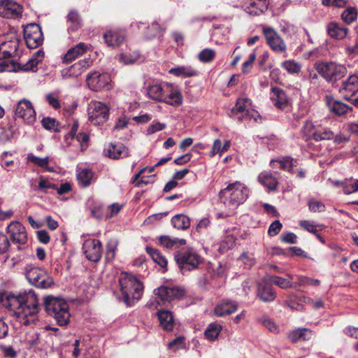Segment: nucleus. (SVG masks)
I'll use <instances>...</instances> for the list:
<instances>
[{
	"label": "nucleus",
	"mask_w": 358,
	"mask_h": 358,
	"mask_svg": "<svg viewBox=\"0 0 358 358\" xmlns=\"http://www.w3.org/2000/svg\"><path fill=\"white\" fill-rule=\"evenodd\" d=\"M2 304L13 311L18 322L24 326L34 325L38 320V301L33 290L19 295L8 294L1 299Z\"/></svg>",
	"instance_id": "obj_1"
},
{
	"label": "nucleus",
	"mask_w": 358,
	"mask_h": 358,
	"mask_svg": "<svg viewBox=\"0 0 358 358\" xmlns=\"http://www.w3.org/2000/svg\"><path fill=\"white\" fill-rule=\"evenodd\" d=\"M120 291L127 306H131L134 300H138L143 290L142 282L129 273H122L119 276Z\"/></svg>",
	"instance_id": "obj_2"
},
{
	"label": "nucleus",
	"mask_w": 358,
	"mask_h": 358,
	"mask_svg": "<svg viewBox=\"0 0 358 358\" xmlns=\"http://www.w3.org/2000/svg\"><path fill=\"white\" fill-rule=\"evenodd\" d=\"M248 188L241 182L236 181L227 185L220 193V199L226 207L229 209H236L248 198Z\"/></svg>",
	"instance_id": "obj_3"
},
{
	"label": "nucleus",
	"mask_w": 358,
	"mask_h": 358,
	"mask_svg": "<svg viewBox=\"0 0 358 358\" xmlns=\"http://www.w3.org/2000/svg\"><path fill=\"white\" fill-rule=\"evenodd\" d=\"M46 312L52 316L60 326H66L69 323L71 314L68 303L62 299L47 296L44 300Z\"/></svg>",
	"instance_id": "obj_4"
},
{
	"label": "nucleus",
	"mask_w": 358,
	"mask_h": 358,
	"mask_svg": "<svg viewBox=\"0 0 358 358\" xmlns=\"http://www.w3.org/2000/svg\"><path fill=\"white\" fill-rule=\"evenodd\" d=\"M315 69L317 73L327 82L336 81L347 73V69L345 66L333 62H319L316 64Z\"/></svg>",
	"instance_id": "obj_5"
},
{
	"label": "nucleus",
	"mask_w": 358,
	"mask_h": 358,
	"mask_svg": "<svg viewBox=\"0 0 358 358\" xmlns=\"http://www.w3.org/2000/svg\"><path fill=\"white\" fill-rule=\"evenodd\" d=\"M175 259L183 273L196 268L203 262V258L193 249L178 252L175 255Z\"/></svg>",
	"instance_id": "obj_6"
},
{
	"label": "nucleus",
	"mask_w": 358,
	"mask_h": 358,
	"mask_svg": "<svg viewBox=\"0 0 358 358\" xmlns=\"http://www.w3.org/2000/svg\"><path fill=\"white\" fill-rule=\"evenodd\" d=\"M252 101L248 98H240L236 101V106L232 108L231 113L237 115V119L241 120H254L257 122L261 116L257 111L251 109Z\"/></svg>",
	"instance_id": "obj_7"
},
{
	"label": "nucleus",
	"mask_w": 358,
	"mask_h": 358,
	"mask_svg": "<svg viewBox=\"0 0 358 358\" xmlns=\"http://www.w3.org/2000/svg\"><path fill=\"white\" fill-rule=\"evenodd\" d=\"M110 107L101 101H92L88 106L89 120L94 125L104 123L109 117Z\"/></svg>",
	"instance_id": "obj_8"
},
{
	"label": "nucleus",
	"mask_w": 358,
	"mask_h": 358,
	"mask_svg": "<svg viewBox=\"0 0 358 358\" xmlns=\"http://www.w3.org/2000/svg\"><path fill=\"white\" fill-rule=\"evenodd\" d=\"M26 278L35 287L41 289H48L53 285L52 278L48 273L38 267H31L26 272Z\"/></svg>",
	"instance_id": "obj_9"
},
{
	"label": "nucleus",
	"mask_w": 358,
	"mask_h": 358,
	"mask_svg": "<svg viewBox=\"0 0 358 358\" xmlns=\"http://www.w3.org/2000/svg\"><path fill=\"white\" fill-rule=\"evenodd\" d=\"M302 132L307 139L313 138L315 141L331 140L334 137V133L331 131L315 126L310 121L305 122Z\"/></svg>",
	"instance_id": "obj_10"
},
{
	"label": "nucleus",
	"mask_w": 358,
	"mask_h": 358,
	"mask_svg": "<svg viewBox=\"0 0 358 358\" xmlns=\"http://www.w3.org/2000/svg\"><path fill=\"white\" fill-rule=\"evenodd\" d=\"M24 38L27 46L34 49L42 45L43 42V34L41 28L36 24H30L24 29Z\"/></svg>",
	"instance_id": "obj_11"
},
{
	"label": "nucleus",
	"mask_w": 358,
	"mask_h": 358,
	"mask_svg": "<svg viewBox=\"0 0 358 358\" xmlns=\"http://www.w3.org/2000/svg\"><path fill=\"white\" fill-rule=\"evenodd\" d=\"M86 81L88 87L94 91L108 90L110 88L111 79L108 73L92 72L87 75Z\"/></svg>",
	"instance_id": "obj_12"
},
{
	"label": "nucleus",
	"mask_w": 358,
	"mask_h": 358,
	"mask_svg": "<svg viewBox=\"0 0 358 358\" xmlns=\"http://www.w3.org/2000/svg\"><path fill=\"white\" fill-rule=\"evenodd\" d=\"M263 33L266 43L274 52L282 54L287 51V45L281 36L271 27H264Z\"/></svg>",
	"instance_id": "obj_13"
},
{
	"label": "nucleus",
	"mask_w": 358,
	"mask_h": 358,
	"mask_svg": "<svg viewBox=\"0 0 358 358\" xmlns=\"http://www.w3.org/2000/svg\"><path fill=\"white\" fill-rule=\"evenodd\" d=\"M338 92L344 99L351 100L352 104L358 106V99H350L358 92V76L351 75L347 80L343 81Z\"/></svg>",
	"instance_id": "obj_14"
},
{
	"label": "nucleus",
	"mask_w": 358,
	"mask_h": 358,
	"mask_svg": "<svg viewBox=\"0 0 358 358\" xmlns=\"http://www.w3.org/2000/svg\"><path fill=\"white\" fill-rule=\"evenodd\" d=\"M13 243L20 245L27 243L28 237L25 227L17 221L11 222L6 228Z\"/></svg>",
	"instance_id": "obj_15"
},
{
	"label": "nucleus",
	"mask_w": 358,
	"mask_h": 358,
	"mask_svg": "<svg viewBox=\"0 0 358 358\" xmlns=\"http://www.w3.org/2000/svg\"><path fill=\"white\" fill-rule=\"evenodd\" d=\"M16 117L21 118L27 124H33L36 120V114L31 103L26 99L20 101L15 108Z\"/></svg>",
	"instance_id": "obj_16"
},
{
	"label": "nucleus",
	"mask_w": 358,
	"mask_h": 358,
	"mask_svg": "<svg viewBox=\"0 0 358 358\" xmlns=\"http://www.w3.org/2000/svg\"><path fill=\"white\" fill-rule=\"evenodd\" d=\"M83 251L88 260L97 262L101 258L102 244L97 239H87L83 244Z\"/></svg>",
	"instance_id": "obj_17"
},
{
	"label": "nucleus",
	"mask_w": 358,
	"mask_h": 358,
	"mask_svg": "<svg viewBox=\"0 0 358 358\" xmlns=\"http://www.w3.org/2000/svg\"><path fill=\"white\" fill-rule=\"evenodd\" d=\"M155 294L162 302L165 303L180 299L185 292L178 287L161 286L155 289Z\"/></svg>",
	"instance_id": "obj_18"
},
{
	"label": "nucleus",
	"mask_w": 358,
	"mask_h": 358,
	"mask_svg": "<svg viewBox=\"0 0 358 358\" xmlns=\"http://www.w3.org/2000/svg\"><path fill=\"white\" fill-rule=\"evenodd\" d=\"M22 13V6L13 0H0V16L16 18Z\"/></svg>",
	"instance_id": "obj_19"
},
{
	"label": "nucleus",
	"mask_w": 358,
	"mask_h": 358,
	"mask_svg": "<svg viewBox=\"0 0 358 358\" xmlns=\"http://www.w3.org/2000/svg\"><path fill=\"white\" fill-rule=\"evenodd\" d=\"M270 98L273 104L280 110H286L291 105V99L281 88L274 87L271 90Z\"/></svg>",
	"instance_id": "obj_20"
},
{
	"label": "nucleus",
	"mask_w": 358,
	"mask_h": 358,
	"mask_svg": "<svg viewBox=\"0 0 358 358\" xmlns=\"http://www.w3.org/2000/svg\"><path fill=\"white\" fill-rule=\"evenodd\" d=\"M257 296L263 302L267 303L273 301L276 294L272 285L263 280L257 284Z\"/></svg>",
	"instance_id": "obj_21"
},
{
	"label": "nucleus",
	"mask_w": 358,
	"mask_h": 358,
	"mask_svg": "<svg viewBox=\"0 0 358 358\" xmlns=\"http://www.w3.org/2000/svg\"><path fill=\"white\" fill-rule=\"evenodd\" d=\"M182 94L172 84L165 83V92L163 102L172 106L179 105L182 103Z\"/></svg>",
	"instance_id": "obj_22"
},
{
	"label": "nucleus",
	"mask_w": 358,
	"mask_h": 358,
	"mask_svg": "<svg viewBox=\"0 0 358 358\" xmlns=\"http://www.w3.org/2000/svg\"><path fill=\"white\" fill-rule=\"evenodd\" d=\"M106 155L113 159L127 157L129 155V149L122 143H110L104 150Z\"/></svg>",
	"instance_id": "obj_23"
},
{
	"label": "nucleus",
	"mask_w": 358,
	"mask_h": 358,
	"mask_svg": "<svg viewBox=\"0 0 358 358\" xmlns=\"http://www.w3.org/2000/svg\"><path fill=\"white\" fill-rule=\"evenodd\" d=\"M268 0H250L243 6L248 14L259 15L268 9Z\"/></svg>",
	"instance_id": "obj_24"
},
{
	"label": "nucleus",
	"mask_w": 358,
	"mask_h": 358,
	"mask_svg": "<svg viewBox=\"0 0 358 358\" xmlns=\"http://www.w3.org/2000/svg\"><path fill=\"white\" fill-rule=\"evenodd\" d=\"M90 61L87 59L80 60L75 63L69 68L64 69L62 71V76L64 78L71 77H78L83 73V72L90 66Z\"/></svg>",
	"instance_id": "obj_25"
},
{
	"label": "nucleus",
	"mask_w": 358,
	"mask_h": 358,
	"mask_svg": "<svg viewBox=\"0 0 358 358\" xmlns=\"http://www.w3.org/2000/svg\"><path fill=\"white\" fill-rule=\"evenodd\" d=\"M19 39L13 37L8 41H4L0 44V60L8 59L13 57L19 46Z\"/></svg>",
	"instance_id": "obj_26"
},
{
	"label": "nucleus",
	"mask_w": 358,
	"mask_h": 358,
	"mask_svg": "<svg viewBox=\"0 0 358 358\" xmlns=\"http://www.w3.org/2000/svg\"><path fill=\"white\" fill-rule=\"evenodd\" d=\"M43 58L44 52L42 50H38L25 64H16V69L24 71H36L38 64L43 61Z\"/></svg>",
	"instance_id": "obj_27"
},
{
	"label": "nucleus",
	"mask_w": 358,
	"mask_h": 358,
	"mask_svg": "<svg viewBox=\"0 0 358 358\" xmlns=\"http://www.w3.org/2000/svg\"><path fill=\"white\" fill-rule=\"evenodd\" d=\"M125 34L123 31L108 30L103 34L105 43L110 47L120 46L124 41Z\"/></svg>",
	"instance_id": "obj_28"
},
{
	"label": "nucleus",
	"mask_w": 358,
	"mask_h": 358,
	"mask_svg": "<svg viewBox=\"0 0 358 358\" xmlns=\"http://www.w3.org/2000/svg\"><path fill=\"white\" fill-rule=\"evenodd\" d=\"M238 308V303L231 300L220 301L214 308V313L217 317L231 315Z\"/></svg>",
	"instance_id": "obj_29"
},
{
	"label": "nucleus",
	"mask_w": 358,
	"mask_h": 358,
	"mask_svg": "<svg viewBox=\"0 0 358 358\" xmlns=\"http://www.w3.org/2000/svg\"><path fill=\"white\" fill-rule=\"evenodd\" d=\"M89 48V45L80 42L74 47L70 48L62 57L64 64H69L79 56L83 55Z\"/></svg>",
	"instance_id": "obj_30"
},
{
	"label": "nucleus",
	"mask_w": 358,
	"mask_h": 358,
	"mask_svg": "<svg viewBox=\"0 0 358 358\" xmlns=\"http://www.w3.org/2000/svg\"><path fill=\"white\" fill-rule=\"evenodd\" d=\"M298 164V160L290 157H284L279 159H272L270 162V166L272 168H276L279 165L281 169L288 171L292 173H294L293 168L297 166Z\"/></svg>",
	"instance_id": "obj_31"
},
{
	"label": "nucleus",
	"mask_w": 358,
	"mask_h": 358,
	"mask_svg": "<svg viewBox=\"0 0 358 358\" xmlns=\"http://www.w3.org/2000/svg\"><path fill=\"white\" fill-rule=\"evenodd\" d=\"M327 103L330 110L338 116L344 115L352 110V108L348 105L327 96Z\"/></svg>",
	"instance_id": "obj_32"
},
{
	"label": "nucleus",
	"mask_w": 358,
	"mask_h": 358,
	"mask_svg": "<svg viewBox=\"0 0 358 358\" xmlns=\"http://www.w3.org/2000/svg\"><path fill=\"white\" fill-rule=\"evenodd\" d=\"M159 323L163 329L170 331L173 330L174 320L172 313L169 310H161L157 313Z\"/></svg>",
	"instance_id": "obj_33"
},
{
	"label": "nucleus",
	"mask_w": 358,
	"mask_h": 358,
	"mask_svg": "<svg viewBox=\"0 0 358 358\" xmlns=\"http://www.w3.org/2000/svg\"><path fill=\"white\" fill-rule=\"evenodd\" d=\"M348 31V28L342 27L336 22H331L327 26L328 34L335 39L341 40L344 38Z\"/></svg>",
	"instance_id": "obj_34"
},
{
	"label": "nucleus",
	"mask_w": 358,
	"mask_h": 358,
	"mask_svg": "<svg viewBox=\"0 0 358 358\" xmlns=\"http://www.w3.org/2000/svg\"><path fill=\"white\" fill-rule=\"evenodd\" d=\"M312 331L307 328L295 329L288 334L289 339L292 343L309 340L312 337Z\"/></svg>",
	"instance_id": "obj_35"
},
{
	"label": "nucleus",
	"mask_w": 358,
	"mask_h": 358,
	"mask_svg": "<svg viewBox=\"0 0 358 358\" xmlns=\"http://www.w3.org/2000/svg\"><path fill=\"white\" fill-rule=\"evenodd\" d=\"M159 241L162 246L167 249L176 250L180 245L186 244L185 239L171 238L169 236H161L159 237Z\"/></svg>",
	"instance_id": "obj_36"
},
{
	"label": "nucleus",
	"mask_w": 358,
	"mask_h": 358,
	"mask_svg": "<svg viewBox=\"0 0 358 358\" xmlns=\"http://www.w3.org/2000/svg\"><path fill=\"white\" fill-rule=\"evenodd\" d=\"M169 73L176 76L182 78L192 77L198 75L197 71L190 66H180L172 68L169 71Z\"/></svg>",
	"instance_id": "obj_37"
},
{
	"label": "nucleus",
	"mask_w": 358,
	"mask_h": 358,
	"mask_svg": "<svg viewBox=\"0 0 358 358\" xmlns=\"http://www.w3.org/2000/svg\"><path fill=\"white\" fill-rule=\"evenodd\" d=\"M165 92V83L150 86L148 89V94L150 98L157 101H163Z\"/></svg>",
	"instance_id": "obj_38"
},
{
	"label": "nucleus",
	"mask_w": 358,
	"mask_h": 358,
	"mask_svg": "<svg viewBox=\"0 0 358 358\" xmlns=\"http://www.w3.org/2000/svg\"><path fill=\"white\" fill-rule=\"evenodd\" d=\"M258 180L261 184L266 187L270 191L275 190L278 185L277 179L268 172L260 173Z\"/></svg>",
	"instance_id": "obj_39"
},
{
	"label": "nucleus",
	"mask_w": 358,
	"mask_h": 358,
	"mask_svg": "<svg viewBox=\"0 0 358 358\" xmlns=\"http://www.w3.org/2000/svg\"><path fill=\"white\" fill-rule=\"evenodd\" d=\"M69 31H76L82 26V20L78 13L74 10L69 12L67 15Z\"/></svg>",
	"instance_id": "obj_40"
},
{
	"label": "nucleus",
	"mask_w": 358,
	"mask_h": 358,
	"mask_svg": "<svg viewBox=\"0 0 358 358\" xmlns=\"http://www.w3.org/2000/svg\"><path fill=\"white\" fill-rule=\"evenodd\" d=\"M171 223L176 229L186 230L190 226V220L185 215L178 214L172 217Z\"/></svg>",
	"instance_id": "obj_41"
},
{
	"label": "nucleus",
	"mask_w": 358,
	"mask_h": 358,
	"mask_svg": "<svg viewBox=\"0 0 358 358\" xmlns=\"http://www.w3.org/2000/svg\"><path fill=\"white\" fill-rule=\"evenodd\" d=\"M93 172L88 169H83L77 176L79 184L83 187H87L91 184Z\"/></svg>",
	"instance_id": "obj_42"
},
{
	"label": "nucleus",
	"mask_w": 358,
	"mask_h": 358,
	"mask_svg": "<svg viewBox=\"0 0 358 358\" xmlns=\"http://www.w3.org/2000/svg\"><path fill=\"white\" fill-rule=\"evenodd\" d=\"M146 250L155 263L162 268L166 267L168 263L167 259L159 252L158 250L152 248H147Z\"/></svg>",
	"instance_id": "obj_43"
},
{
	"label": "nucleus",
	"mask_w": 358,
	"mask_h": 358,
	"mask_svg": "<svg viewBox=\"0 0 358 358\" xmlns=\"http://www.w3.org/2000/svg\"><path fill=\"white\" fill-rule=\"evenodd\" d=\"M299 224L304 230L313 234H316L317 232L322 231L324 228L322 224H316L313 221L310 220H301Z\"/></svg>",
	"instance_id": "obj_44"
},
{
	"label": "nucleus",
	"mask_w": 358,
	"mask_h": 358,
	"mask_svg": "<svg viewBox=\"0 0 358 358\" xmlns=\"http://www.w3.org/2000/svg\"><path fill=\"white\" fill-rule=\"evenodd\" d=\"M27 161L33 163L34 165L46 169L48 171H50L48 167L49 164V157H46L44 158H40L38 157L35 156L32 153H29L27 155Z\"/></svg>",
	"instance_id": "obj_45"
},
{
	"label": "nucleus",
	"mask_w": 358,
	"mask_h": 358,
	"mask_svg": "<svg viewBox=\"0 0 358 358\" xmlns=\"http://www.w3.org/2000/svg\"><path fill=\"white\" fill-rule=\"evenodd\" d=\"M221 330V325L217 323H211L205 331V336L208 339L215 341L218 337Z\"/></svg>",
	"instance_id": "obj_46"
},
{
	"label": "nucleus",
	"mask_w": 358,
	"mask_h": 358,
	"mask_svg": "<svg viewBox=\"0 0 358 358\" xmlns=\"http://www.w3.org/2000/svg\"><path fill=\"white\" fill-rule=\"evenodd\" d=\"M343 192L345 194H350L358 192V180L351 178L343 182Z\"/></svg>",
	"instance_id": "obj_47"
},
{
	"label": "nucleus",
	"mask_w": 358,
	"mask_h": 358,
	"mask_svg": "<svg viewBox=\"0 0 358 358\" xmlns=\"http://www.w3.org/2000/svg\"><path fill=\"white\" fill-rule=\"evenodd\" d=\"M281 66L291 74L299 73L301 69V65L292 59L283 62Z\"/></svg>",
	"instance_id": "obj_48"
},
{
	"label": "nucleus",
	"mask_w": 358,
	"mask_h": 358,
	"mask_svg": "<svg viewBox=\"0 0 358 358\" xmlns=\"http://www.w3.org/2000/svg\"><path fill=\"white\" fill-rule=\"evenodd\" d=\"M270 280L271 282L284 289L296 287V285L292 282L280 276H271Z\"/></svg>",
	"instance_id": "obj_49"
},
{
	"label": "nucleus",
	"mask_w": 358,
	"mask_h": 358,
	"mask_svg": "<svg viewBox=\"0 0 358 358\" xmlns=\"http://www.w3.org/2000/svg\"><path fill=\"white\" fill-rule=\"evenodd\" d=\"M215 57V52L214 50L210 48H205L199 52L198 55V59H199V61L202 62L208 63L213 61Z\"/></svg>",
	"instance_id": "obj_50"
},
{
	"label": "nucleus",
	"mask_w": 358,
	"mask_h": 358,
	"mask_svg": "<svg viewBox=\"0 0 358 358\" xmlns=\"http://www.w3.org/2000/svg\"><path fill=\"white\" fill-rule=\"evenodd\" d=\"M116 240H110L106 245V259L108 261H112L115 256V251L117 246Z\"/></svg>",
	"instance_id": "obj_51"
},
{
	"label": "nucleus",
	"mask_w": 358,
	"mask_h": 358,
	"mask_svg": "<svg viewBox=\"0 0 358 358\" xmlns=\"http://www.w3.org/2000/svg\"><path fill=\"white\" fill-rule=\"evenodd\" d=\"M357 15V13L356 10L354 8L350 7L343 12L341 17L343 21L348 24H350L356 20Z\"/></svg>",
	"instance_id": "obj_52"
},
{
	"label": "nucleus",
	"mask_w": 358,
	"mask_h": 358,
	"mask_svg": "<svg viewBox=\"0 0 358 358\" xmlns=\"http://www.w3.org/2000/svg\"><path fill=\"white\" fill-rule=\"evenodd\" d=\"M297 283L299 286H318L320 284V281L317 279H312L306 276L299 275L297 276Z\"/></svg>",
	"instance_id": "obj_53"
},
{
	"label": "nucleus",
	"mask_w": 358,
	"mask_h": 358,
	"mask_svg": "<svg viewBox=\"0 0 358 358\" xmlns=\"http://www.w3.org/2000/svg\"><path fill=\"white\" fill-rule=\"evenodd\" d=\"M41 124L43 127L47 130L52 131H58V124L57 121L53 118L45 117L41 120Z\"/></svg>",
	"instance_id": "obj_54"
},
{
	"label": "nucleus",
	"mask_w": 358,
	"mask_h": 358,
	"mask_svg": "<svg viewBox=\"0 0 358 358\" xmlns=\"http://www.w3.org/2000/svg\"><path fill=\"white\" fill-rule=\"evenodd\" d=\"M38 189L45 193H48L49 190H55L57 189V185L48 180L40 178L38 182Z\"/></svg>",
	"instance_id": "obj_55"
},
{
	"label": "nucleus",
	"mask_w": 358,
	"mask_h": 358,
	"mask_svg": "<svg viewBox=\"0 0 358 358\" xmlns=\"http://www.w3.org/2000/svg\"><path fill=\"white\" fill-rule=\"evenodd\" d=\"M10 245L6 235L0 232V255L6 253Z\"/></svg>",
	"instance_id": "obj_56"
},
{
	"label": "nucleus",
	"mask_w": 358,
	"mask_h": 358,
	"mask_svg": "<svg viewBox=\"0 0 358 358\" xmlns=\"http://www.w3.org/2000/svg\"><path fill=\"white\" fill-rule=\"evenodd\" d=\"M282 227V224L280 223V222L279 220H275V221L273 222L268 227V235L270 236H276L277 234H279Z\"/></svg>",
	"instance_id": "obj_57"
},
{
	"label": "nucleus",
	"mask_w": 358,
	"mask_h": 358,
	"mask_svg": "<svg viewBox=\"0 0 358 358\" xmlns=\"http://www.w3.org/2000/svg\"><path fill=\"white\" fill-rule=\"evenodd\" d=\"M45 100L48 101L50 106L55 109H59L61 108V103L58 97L52 93L48 94L45 96Z\"/></svg>",
	"instance_id": "obj_58"
},
{
	"label": "nucleus",
	"mask_w": 358,
	"mask_h": 358,
	"mask_svg": "<svg viewBox=\"0 0 358 358\" xmlns=\"http://www.w3.org/2000/svg\"><path fill=\"white\" fill-rule=\"evenodd\" d=\"M308 208L313 212H323L325 210L324 204L316 200L310 201L308 202Z\"/></svg>",
	"instance_id": "obj_59"
},
{
	"label": "nucleus",
	"mask_w": 358,
	"mask_h": 358,
	"mask_svg": "<svg viewBox=\"0 0 358 358\" xmlns=\"http://www.w3.org/2000/svg\"><path fill=\"white\" fill-rule=\"evenodd\" d=\"M256 59L255 52H252L249 55L248 59L245 61L242 66V71L243 73H248L250 72L252 64Z\"/></svg>",
	"instance_id": "obj_60"
},
{
	"label": "nucleus",
	"mask_w": 358,
	"mask_h": 358,
	"mask_svg": "<svg viewBox=\"0 0 358 358\" xmlns=\"http://www.w3.org/2000/svg\"><path fill=\"white\" fill-rule=\"evenodd\" d=\"M262 324L273 333H278L279 331L278 327L270 318H265L262 321Z\"/></svg>",
	"instance_id": "obj_61"
},
{
	"label": "nucleus",
	"mask_w": 358,
	"mask_h": 358,
	"mask_svg": "<svg viewBox=\"0 0 358 358\" xmlns=\"http://www.w3.org/2000/svg\"><path fill=\"white\" fill-rule=\"evenodd\" d=\"M166 128V124L158 122H153L148 128V134H152L158 131H162Z\"/></svg>",
	"instance_id": "obj_62"
},
{
	"label": "nucleus",
	"mask_w": 358,
	"mask_h": 358,
	"mask_svg": "<svg viewBox=\"0 0 358 358\" xmlns=\"http://www.w3.org/2000/svg\"><path fill=\"white\" fill-rule=\"evenodd\" d=\"M16 70V63L13 62L3 61L0 62V73Z\"/></svg>",
	"instance_id": "obj_63"
},
{
	"label": "nucleus",
	"mask_w": 358,
	"mask_h": 358,
	"mask_svg": "<svg viewBox=\"0 0 358 358\" xmlns=\"http://www.w3.org/2000/svg\"><path fill=\"white\" fill-rule=\"evenodd\" d=\"M240 259L243 261V262L248 268H250L255 263V258L252 257V255H250L248 252H243L241 255Z\"/></svg>",
	"instance_id": "obj_64"
}]
</instances>
